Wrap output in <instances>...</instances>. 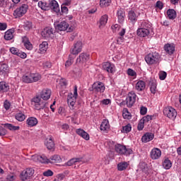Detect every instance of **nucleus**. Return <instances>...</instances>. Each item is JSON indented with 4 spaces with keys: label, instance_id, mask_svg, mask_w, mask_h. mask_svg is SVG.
I'll list each match as a JSON object with an SVG mask.
<instances>
[{
    "label": "nucleus",
    "instance_id": "f257e3e1",
    "mask_svg": "<svg viewBox=\"0 0 181 181\" xmlns=\"http://www.w3.org/2000/svg\"><path fill=\"white\" fill-rule=\"evenodd\" d=\"M33 105H34L35 110L40 111V110H45L47 107V102L43 100L40 96L37 95L32 99Z\"/></svg>",
    "mask_w": 181,
    "mask_h": 181
},
{
    "label": "nucleus",
    "instance_id": "f03ea898",
    "mask_svg": "<svg viewBox=\"0 0 181 181\" xmlns=\"http://www.w3.org/2000/svg\"><path fill=\"white\" fill-rule=\"evenodd\" d=\"M54 28L57 30H60V32H73L74 30V26L71 25L69 27V23L64 21L59 23H54Z\"/></svg>",
    "mask_w": 181,
    "mask_h": 181
},
{
    "label": "nucleus",
    "instance_id": "7ed1b4c3",
    "mask_svg": "<svg viewBox=\"0 0 181 181\" xmlns=\"http://www.w3.org/2000/svg\"><path fill=\"white\" fill-rule=\"evenodd\" d=\"M40 78H42V76H40L38 73L23 75L22 77L23 83H36V81H39Z\"/></svg>",
    "mask_w": 181,
    "mask_h": 181
},
{
    "label": "nucleus",
    "instance_id": "20e7f679",
    "mask_svg": "<svg viewBox=\"0 0 181 181\" xmlns=\"http://www.w3.org/2000/svg\"><path fill=\"white\" fill-rule=\"evenodd\" d=\"M115 150L117 153H119V155H125L126 156H129V155H132L134 152L132 149L127 148V146L122 144H116L115 146Z\"/></svg>",
    "mask_w": 181,
    "mask_h": 181
},
{
    "label": "nucleus",
    "instance_id": "39448f33",
    "mask_svg": "<svg viewBox=\"0 0 181 181\" xmlns=\"http://www.w3.org/2000/svg\"><path fill=\"white\" fill-rule=\"evenodd\" d=\"M147 64H156L159 62V53L154 52L149 53L145 57Z\"/></svg>",
    "mask_w": 181,
    "mask_h": 181
},
{
    "label": "nucleus",
    "instance_id": "423d86ee",
    "mask_svg": "<svg viewBox=\"0 0 181 181\" xmlns=\"http://www.w3.org/2000/svg\"><path fill=\"white\" fill-rule=\"evenodd\" d=\"M77 97H78V94L77 93V86H75L74 89V94L69 93L67 97L68 105H69V107H71L72 109L73 107L76 105Z\"/></svg>",
    "mask_w": 181,
    "mask_h": 181
},
{
    "label": "nucleus",
    "instance_id": "0eeeda50",
    "mask_svg": "<svg viewBox=\"0 0 181 181\" xmlns=\"http://www.w3.org/2000/svg\"><path fill=\"white\" fill-rule=\"evenodd\" d=\"M35 175V170L33 168H28L21 172L20 174V179L22 181L29 180L31 176Z\"/></svg>",
    "mask_w": 181,
    "mask_h": 181
},
{
    "label": "nucleus",
    "instance_id": "6e6552de",
    "mask_svg": "<svg viewBox=\"0 0 181 181\" xmlns=\"http://www.w3.org/2000/svg\"><path fill=\"white\" fill-rule=\"evenodd\" d=\"M28 4L21 5L13 11V16H15V18H22V16L28 12Z\"/></svg>",
    "mask_w": 181,
    "mask_h": 181
},
{
    "label": "nucleus",
    "instance_id": "1a4fd4ad",
    "mask_svg": "<svg viewBox=\"0 0 181 181\" xmlns=\"http://www.w3.org/2000/svg\"><path fill=\"white\" fill-rule=\"evenodd\" d=\"M136 101V94L134 91L129 92L126 98V105L128 108H132Z\"/></svg>",
    "mask_w": 181,
    "mask_h": 181
},
{
    "label": "nucleus",
    "instance_id": "9d476101",
    "mask_svg": "<svg viewBox=\"0 0 181 181\" xmlns=\"http://www.w3.org/2000/svg\"><path fill=\"white\" fill-rule=\"evenodd\" d=\"M163 114L170 119H175L176 117H177V112L172 107H165L163 110Z\"/></svg>",
    "mask_w": 181,
    "mask_h": 181
},
{
    "label": "nucleus",
    "instance_id": "9b49d317",
    "mask_svg": "<svg viewBox=\"0 0 181 181\" xmlns=\"http://www.w3.org/2000/svg\"><path fill=\"white\" fill-rule=\"evenodd\" d=\"M54 33H56V30L52 27H47L44 28L42 32V36L45 39H52L54 37Z\"/></svg>",
    "mask_w": 181,
    "mask_h": 181
},
{
    "label": "nucleus",
    "instance_id": "f8f14e48",
    "mask_svg": "<svg viewBox=\"0 0 181 181\" xmlns=\"http://www.w3.org/2000/svg\"><path fill=\"white\" fill-rule=\"evenodd\" d=\"M93 90L95 93H104L105 91V86L103 82L97 81L93 84Z\"/></svg>",
    "mask_w": 181,
    "mask_h": 181
},
{
    "label": "nucleus",
    "instance_id": "ddd939ff",
    "mask_svg": "<svg viewBox=\"0 0 181 181\" xmlns=\"http://www.w3.org/2000/svg\"><path fill=\"white\" fill-rule=\"evenodd\" d=\"M90 60V55L87 53H81L79 54L78 57L76 59V64H84Z\"/></svg>",
    "mask_w": 181,
    "mask_h": 181
},
{
    "label": "nucleus",
    "instance_id": "4468645a",
    "mask_svg": "<svg viewBox=\"0 0 181 181\" xmlns=\"http://www.w3.org/2000/svg\"><path fill=\"white\" fill-rule=\"evenodd\" d=\"M50 95H52V90L50 89L45 88L40 92L39 97L44 101H47V100L50 98Z\"/></svg>",
    "mask_w": 181,
    "mask_h": 181
},
{
    "label": "nucleus",
    "instance_id": "2eb2a0df",
    "mask_svg": "<svg viewBox=\"0 0 181 181\" xmlns=\"http://www.w3.org/2000/svg\"><path fill=\"white\" fill-rule=\"evenodd\" d=\"M49 11L52 9L56 13H59L60 12V7L59 6V3L56 0H51L48 4Z\"/></svg>",
    "mask_w": 181,
    "mask_h": 181
},
{
    "label": "nucleus",
    "instance_id": "dca6fc26",
    "mask_svg": "<svg viewBox=\"0 0 181 181\" xmlns=\"http://www.w3.org/2000/svg\"><path fill=\"white\" fill-rule=\"evenodd\" d=\"M83 49V43L81 42H77L74 45V47L71 49V54H78Z\"/></svg>",
    "mask_w": 181,
    "mask_h": 181
},
{
    "label": "nucleus",
    "instance_id": "f3484780",
    "mask_svg": "<svg viewBox=\"0 0 181 181\" xmlns=\"http://www.w3.org/2000/svg\"><path fill=\"white\" fill-rule=\"evenodd\" d=\"M103 69L107 73H115V65L111 62H105L103 65Z\"/></svg>",
    "mask_w": 181,
    "mask_h": 181
},
{
    "label": "nucleus",
    "instance_id": "a211bd4d",
    "mask_svg": "<svg viewBox=\"0 0 181 181\" xmlns=\"http://www.w3.org/2000/svg\"><path fill=\"white\" fill-rule=\"evenodd\" d=\"M150 156L153 160L159 159L162 156V151L158 148H154L151 150Z\"/></svg>",
    "mask_w": 181,
    "mask_h": 181
},
{
    "label": "nucleus",
    "instance_id": "6ab92c4d",
    "mask_svg": "<svg viewBox=\"0 0 181 181\" xmlns=\"http://www.w3.org/2000/svg\"><path fill=\"white\" fill-rule=\"evenodd\" d=\"M137 36H139L140 37H146L149 33H151V30L144 28H138L137 31Z\"/></svg>",
    "mask_w": 181,
    "mask_h": 181
},
{
    "label": "nucleus",
    "instance_id": "aec40b11",
    "mask_svg": "<svg viewBox=\"0 0 181 181\" xmlns=\"http://www.w3.org/2000/svg\"><path fill=\"white\" fill-rule=\"evenodd\" d=\"M117 16L119 23H124V21H125V10L122 8L117 10Z\"/></svg>",
    "mask_w": 181,
    "mask_h": 181
},
{
    "label": "nucleus",
    "instance_id": "412c9836",
    "mask_svg": "<svg viewBox=\"0 0 181 181\" xmlns=\"http://www.w3.org/2000/svg\"><path fill=\"white\" fill-rule=\"evenodd\" d=\"M37 119L36 117H30L26 119V124L28 128H32L33 127H36L37 125Z\"/></svg>",
    "mask_w": 181,
    "mask_h": 181
},
{
    "label": "nucleus",
    "instance_id": "4be33fe9",
    "mask_svg": "<svg viewBox=\"0 0 181 181\" xmlns=\"http://www.w3.org/2000/svg\"><path fill=\"white\" fill-rule=\"evenodd\" d=\"M128 19L132 23H136V21H138V13L132 10L129 11L128 13Z\"/></svg>",
    "mask_w": 181,
    "mask_h": 181
},
{
    "label": "nucleus",
    "instance_id": "5701e85b",
    "mask_svg": "<svg viewBox=\"0 0 181 181\" xmlns=\"http://www.w3.org/2000/svg\"><path fill=\"white\" fill-rule=\"evenodd\" d=\"M153 138H155V135L153 133L147 132L141 137V141L144 142V144H146L151 142Z\"/></svg>",
    "mask_w": 181,
    "mask_h": 181
},
{
    "label": "nucleus",
    "instance_id": "b1692460",
    "mask_svg": "<svg viewBox=\"0 0 181 181\" xmlns=\"http://www.w3.org/2000/svg\"><path fill=\"white\" fill-rule=\"evenodd\" d=\"M45 145L47 147V149L51 151L52 149H54V141H53V138L50 136L45 140Z\"/></svg>",
    "mask_w": 181,
    "mask_h": 181
},
{
    "label": "nucleus",
    "instance_id": "393cba45",
    "mask_svg": "<svg viewBox=\"0 0 181 181\" xmlns=\"http://www.w3.org/2000/svg\"><path fill=\"white\" fill-rule=\"evenodd\" d=\"M76 134L79 135V136H81V138H83L86 141H88L90 139V134H88V133H87L83 129H77Z\"/></svg>",
    "mask_w": 181,
    "mask_h": 181
},
{
    "label": "nucleus",
    "instance_id": "a878e982",
    "mask_svg": "<svg viewBox=\"0 0 181 181\" xmlns=\"http://www.w3.org/2000/svg\"><path fill=\"white\" fill-rule=\"evenodd\" d=\"M164 50L168 54L172 55L175 53V45L173 44H165L164 45Z\"/></svg>",
    "mask_w": 181,
    "mask_h": 181
},
{
    "label": "nucleus",
    "instance_id": "bb28decb",
    "mask_svg": "<svg viewBox=\"0 0 181 181\" xmlns=\"http://www.w3.org/2000/svg\"><path fill=\"white\" fill-rule=\"evenodd\" d=\"M9 73V66L6 64H3L0 66V76H8Z\"/></svg>",
    "mask_w": 181,
    "mask_h": 181
},
{
    "label": "nucleus",
    "instance_id": "cd10ccee",
    "mask_svg": "<svg viewBox=\"0 0 181 181\" xmlns=\"http://www.w3.org/2000/svg\"><path fill=\"white\" fill-rule=\"evenodd\" d=\"M167 16H168V19L173 21V20L176 19V18L177 16V13H176V11H175V9L169 8L167 11Z\"/></svg>",
    "mask_w": 181,
    "mask_h": 181
},
{
    "label": "nucleus",
    "instance_id": "c85d7f7f",
    "mask_svg": "<svg viewBox=\"0 0 181 181\" xmlns=\"http://www.w3.org/2000/svg\"><path fill=\"white\" fill-rule=\"evenodd\" d=\"M146 86L145 85V81H139L136 83L135 88L137 91H144Z\"/></svg>",
    "mask_w": 181,
    "mask_h": 181
},
{
    "label": "nucleus",
    "instance_id": "c756f323",
    "mask_svg": "<svg viewBox=\"0 0 181 181\" xmlns=\"http://www.w3.org/2000/svg\"><path fill=\"white\" fill-rule=\"evenodd\" d=\"M15 33V30L10 29L8 30L4 35V39L6 40H12L13 39V33Z\"/></svg>",
    "mask_w": 181,
    "mask_h": 181
},
{
    "label": "nucleus",
    "instance_id": "7c9ffc66",
    "mask_svg": "<svg viewBox=\"0 0 181 181\" xmlns=\"http://www.w3.org/2000/svg\"><path fill=\"white\" fill-rule=\"evenodd\" d=\"M8 90H10L9 84L4 81L0 82V93H8Z\"/></svg>",
    "mask_w": 181,
    "mask_h": 181
},
{
    "label": "nucleus",
    "instance_id": "2f4dec72",
    "mask_svg": "<svg viewBox=\"0 0 181 181\" xmlns=\"http://www.w3.org/2000/svg\"><path fill=\"white\" fill-rule=\"evenodd\" d=\"M83 158H71L69 160L67 163L66 165L67 166H71L73 165H77V163H80V162H82Z\"/></svg>",
    "mask_w": 181,
    "mask_h": 181
},
{
    "label": "nucleus",
    "instance_id": "473e14b6",
    "mask_svg": "<svg viewBox=\"0 0 181 181\" xmlns=\"http://www.w3.org/2000/svg\"><path fill=\"white\" fill-rule=\"evenodd\" d=\"M83 158H71L69 160L67 163L66 165L67 166H71L73 165H77V163H80V162H82Z\"/></svg>",
    "mask_w": 181,
    "mask_h": 181
},
{
    "label": "nucleus",
    "instance_id": "72a5a7b5",
    "mask_svg": "<svg viewBox=\"0 0 181 181\" xmlns=\"http://www.w3.org/2000/svg\"><path fill=\"white\" fill-rule=\"evenodd\" d=\"M100 131H108L110 129V122L107 119L103 120L100 124Z\"/></svg>",
    "mask_w": 181,
    "mask_h": 181
},
{
    "label": "nucleus",
    "instance_id": "f704fd0d",
    "mask_svg": "<svg viewBox=\"0 0 181 181\" xmlns=\"http://www.w3.org/2000/svg\"><path fill=\"white\" fill-rule=\"evenodd\" d=\"M126 30L124 28H122L120 32L119 33V37L117 38V42L118 45H122V42H124V35H125Z\"/></svg>",
    "mask_w": 181,
    "mask_h": 181
},
{
    "label": "nucleus",
    "instance_id": "c9c22d12",
    "mask_svg": "<svg viewBox=\"0 0 181 181\" xmlns=\"http://www.w3.org/2000/svg\"><path fill=\"white\" fill-rule=\"evenodd\" d=\"M49 163H60L62 162V158L59 155H54L49 158Z\"/></svg>",
    "mask_w": 181,
    "mask_h": 181
},
{
    "label": "nucleus",
    "instance_id": "e433bc0d",
    "mask_svg": "<svg viewBox=\"0 0 181 181\" xmlns=\"http://www.w3.org/2000/svg\"><path fill=\"white\" fill-rule=\"evenodd\" d=\"M148 86L150 87V91L151 94H156V81H150L148 83Z\"/></svg>",
    "mask_w": 181,
    "mask_h": 181
},
{
    "label": "nucleus",
    "instance_id": "4c0bfd02",
    "mask_svg": "<svg viewBox=\"0 0 181 181\" xmlns=\"http://www.w3.org/2000/svg\"><path fill=\"white\" fill-rule=\"evenodd\" d=\"M2 125L4 128H7V129H9L10 131H18L20 128L19 126H13L12 124L9 123L2 124Z\"/></svg>",
    "mask_w": 181,
    "mask_h": 181
},
{
    "label": "nucleus",
    "instance_id": "58836bf2",
    "mask_svg": "<svg viewBox=\"0 0 181 181\" xmlns=\"http://www.w3.org/2000/svg\"><path fill=\"white\" fill-rule=\"evenodd\" d=\"M36 158L41 163H49L50 162V159L47 158L45 155L37 156Z\"/></svg>",
    "mask_w": 181,
    "mask_h": 181
},
{
    "label": "nucleus",
    "instance_id": "ea45409f",
    "mask_svg": "<svg viewBox=\"0 0 181 181\" xmlns=\"http://www.w3.org/2000/svg\"><path fill=\"white\" fill-rule=\"evenodd\" d=\"M163 168L167 170L172 168V161L169 158H165L163 162Z\"/></svg>",
    "mask_w": 181,
    "mask_h": 181
},
{
    "label": "nucleus",
    "instance_id": "a19ab883",
    "mask_svg": "<svg viewBox=\"0 0 181 181\" xmlns=\"http://www.w3.org/2000/svg\"><path fill=\"white\" fill-rule=\"evenodd\" d=\"M107 22H108V16L107 14L103 16L100 19V25L99 28L105 26L107 25Z\"/></svg>",
    "mask_w": 181,
    "mask_h": 181
},
{
    "label": "nucleus",
    "instance_id": "79ce46f5",
    "mask_svg": "<svg viewBox=\"0 0 181 181\" xmlns=\"http://www.w3.org/2000/svg\"><path fill=\"white\" fill-rule=\"evenodd\" d=\"M38 6L42 11H49V4L46 3L45 1H40L38 2Z\"/></svg>",
    "mask_w": 181,
    "mask_h": 181
},
{
    "label": "nucleus",
    "instance_id": "37998d69",
    "mask_svg": "<svg viewBox=\"0 0 181 181\" xmlns=\"http://www.w3.org/2000/svg\"><path fill=\"white\" fill-rule=\"evenodd\" d=\"M129 164L127 162H122L119 163L117 165V169L118 170H119L120 172H122V170H125V169H127V168H128V165Z\"/></svg>",
    "mask_w": 181,
    "mask_h": 181
},
{
    "label": "nucleus",
    "instance_id": "c03bdc74",
    "mask_svg": "<svg viewBox=\"0 0 181 181\" xmlns=\"http://www.w3.org/2000/svg\"><path fill=\"white\" fill-rule=\"evenodd\" d=\"M111 5V0H100V6L101 8H107Z\"/></svg>",
    "mask_w": 181,
    "mask_h": 181
},
{
    "label": "nucleus",
    "instance_id": "a18cd8bd",
    "mask_svg": "<svg viewBox=\"0 0 181 181\" xmlns=\"http://www.w3.org/2000/svg\"><path fill=\"white\" fill-rule=\"evenodd\" d=\"M132 129V127L131 126V124H128L126 126L122 127V132L123 134H128L129 132H131Z\"/></svg>",
    "mask_w": 181,
    "mask_h": 181
},
{
    "label": "nucleus",
    "instance_id": "49530a36",
    "mask_svg": "<svg viewBox=\"0 0 181 181\" xmlns=\"http://www.w3.org/2000/svg\"><path fill=\"white\" fill-rule=\"evenodd\" d=\"M47 42H42V44L40 45V52L45 53V52L47 50Z\"/></svg>",
    "mask_w": 181,
    "mask_h": 181
},
{
    "label": "nucleus",
    "instance_id": "de8ad7c7",
    "mask_svg": "<svg viewBox=\"0 0 181 181\" xmlns=\"http://www.w3.org/2000/svg\"><path fill=\"white\" fill-rule=\"evenodd\" d=\"M16 119L22 122V121H25V119H26V116L23 113H17L16 115Z\"/></svg>",
    "mask_w": 181,
    "mask_h": 181
},
{
    "label": "nucleus",
    "instance_id": "09e8293b",
    "mask_svg": "<svg viewBox=\"0 0 181 181\" xmlns=\"http://www.w3.org/2000/svg\"><path fill=\"white\" fill-rule=\"evenodd\" d=\"M139 169L142 171L144 172V173H146L148 172V164L146 163L141 162L139 163Z\"/></svg>",
    "mask_w": 181,
    "mask_h": 181
},
{
    "label": "nucleus",
    "instance_id": "8fccbe9b",
    "mask_svg": "<svg viewBox=\"0 0 181 181\" xmlns=\"http://www.w3.org/2000/svg\"><path fill=\"white\" fill-rule=\"evenodd\" d=\"M24 29L25 30H30L32 29V22L30 21H25L24 23Z\"/></svg>",
    "mask_w": 181,
    "mask_h": 181
},
{
    "label": "nucleus",
    "instance_id": "3c124183",
    "mask_svg": "<svg viewBox=\"0 0 181 181\" xmlns=\"http://www.w3.org/2000/svg\"><path fill=\"white\" fill-rule=\"evenodd\" d=\"M73 63H74V58L69 57L68 60L65 63V67H70V66H71Z\"/></svg>",
    "mask_w": 181,
    "mask_h": 181
},
{
    "label": "nucleus",
    "instance_id": "603ef678",
    "mask_svg": "<svg viewBox=\"0 0 181 181\" xmlns=\"http://www.w3.org/2000/svg\"><path fill=\"white\" fill-rule=\"evenodd\" d=\"M145 127V122H144V120L142 119H140V122L138 124L137 126V129L138 131H142V129H144Z\"/></svg>",
    "mask_w": 181,
    "mask_h": 181
},
{
    "label": "nucleus",
    "instance_id": "864d4df0",
    "mask_svg": "<svg viewBox=\"0 0 181 181\" xmlns=\"http://www.w3.org/2000/svg\"><path fill=\"white\" fill-rule=\"evenodd\" d=\"M141 28H144V29H148V30H150L151 24L149 23L148 21H143L141 23Z\"/></svg>",
    "mask_w": 181,
    "mask_h": 181
},
{
    "label": "nucleus",
    "instance_id": "5fc2aeb1",
    "mask_svg": "<svg viewBox=\"0 0 181 181\" xmlns=\"http://www.w3.org/2000/svg\"><path fill=\"white\" fill-rule=\"evenodd\" d=\"M61 11L62 14L67 15L69 13V8L66 6H61Z\"/></svg>",
    "mask_w": 181,
    "mask_h": 181
},
{
    "label": "nucleus",
    "instance_id": "6e6d98bb",
    "mask_svg": "<svg viewBox=\"0 0 181 181\" xmlns=\"http://www.w3.org/2000/svg\"><path fill=\"white\" fill-rule=\"evenodd\" d=\"M10 52L12 53V54H15L16 56H18L19 52H21L18 48L16 47H11Z\"/></svg>",
    "mask_w": 181,
    "mask_h": 181
},
{
    "label": "nucleus",
    "instance_id": "4d7b16f0",
    "mask_svg": "<svg viewBox=\"0 0 181 181\" xmlns=\"http://www.w3.org/2000/svg\"><path fill=\"white\" fill-rule=\"evenodd\" d=\"M166 76H168V74L164 71H161L159 73V78L160 80H165V78H166Z\"/></svg>",
    "mask_w": 181,
    "mask_h": 181
},
{
    "label": "nucleus",
    "instance_id": "13d9d810",
    "mask_svg": "<svg viewBox=\"0 0 181 181\" xmlns=\"http://www.w3.org/2000/svg\"><path fill=\"white\" fill-rule=\"evenodd\" d=\"M146 112H148V108L145 106H141L140 108L141 115H146Z\"/></svg>",
    "mask_w": 181,
    "mask_h": 181
},
{
    "label": "nucleus",
    "instance_id": "bf43d9fd",
    "mask_svg": "<svg viewBox=\"0 0 181 181\" xmlns=\"http://www.w3.org/2000/svg\"><path fill=\"white\" fill-rule=\"evenodd\" d=\"M127 74L132 77H136V72H135L132 69H129L127 70Z\"/></svg>",
    "mask_w": 181,
    "mask_h": 181
},
{
    "label": "nucleus",
    "instance_id": "052dcab7",
    "mask_svg": "<svg viewBox=\"0 0 181 181\" xmlns=\"http://www.w3.org/2000/svg\"><path fill=\"white\" fill-rule=\"evenodd\" d=\"M24 46L28 50H32L33 49L32 44L29 41L24 42Z\"/></svg>",
    "mask_w": 181,
    "mask_h": 181
},
{
    "label": "nucleus",
    "instance_id": "680f3d73",
    "mask_svg": "<svg viewBox=\"0 0 181 181\" xmlns=\"http://www.w3.org/2000/svg\"><path fill=\"white\" fill-rule=\"evenodd\" d=\"M143 122H149V121L152 120V116L151 115H146L145 117H144L142 119Z\"/></svg>",
    "mask_w": 181,
    "mask_h": 181
},
{
    "label": "nucleus",
    "instance_id": "e2e57ef3",
    "mask_svg": "<svg viewBox=\"0 0 181 181\" xmlns=\"http://www.w3.org/2000/svg\"><path fill=\"white\" fill-rule=\"evenodd\" d=\"M53 175V171L51 170H48L43 173V176H46L47 177H49V176H52Z\"/></svg>",
    "mask_w": 181,
    "mask_h": 181
},
{
    "label": "nucleus",
    "instance_id": "0e129e2a",
    "mask_svg": "<svg viewBox=\"0 0 181 181\" xmlns=\"http://www.w3.org/2000/svg\"><path fill=\"white\" fill-rule=\"evenodd\" d=\"M6 132V129L2 127V126H0V136H5Z\"/></svg>",
    "mask_w": 181,
    "mask_h": 181
},
{
    "label": "nucleus",
    "instance_id": "69168bd1",
    "mask_svg": "<svg viewBox=\"0 0 181 181\" xmlns=\"http://www.w3.org/2000/svg\"><path fill=\"white\" fill-rule=\"evenodd\" d=\"M17 56H18V57H21V59H26L28 55L26 54V53L20 51Z\"/></svg>",
    "mask_w": 181,
    "mask_h": 181
},
{
    "label": "nucleus",
    "instance_id": "338daca9",
    "mask_svg": "<svg viewBox=\"0 0 181 181\" xmlns=\"http://www.w3.org/2000/svg\"><path fill=\"white\" fill-rule=\"evenodd\" d=\"M44 69H50L52 67V63L49 62H46L43 63Z\"/></svg>",
    "mask_w": 181,
    "mask_h": 181
},
{
    "label": "nucleus",
    "instance_id": "774afa93",
    "mask_svg": "<svg viewBox=\"0 0 181 181\" xmlns=\"http://www.w3.org/2000/svg\"><path fill=\"white\" fill-rule=\"evenodd\" d=\"M8 25L5 23H0V30H6Z\"/></svg>",
    "mask_w": 181,
    "mask_h": 181
}]
</instances>
